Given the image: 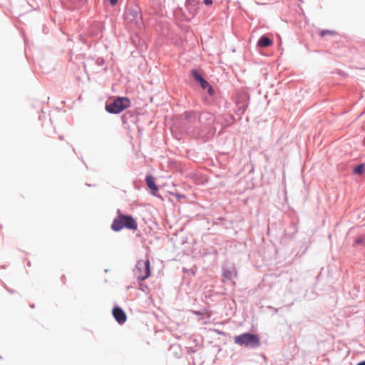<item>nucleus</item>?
Segmentation results:
<instances>
[{
    "label": "nucleus",
    "instance_id": "nucleus-1",
    "mask_svg": "<svg viewBox=\"0 0 365 365\" xmlns=\"http://www.w3.org/2000/svg\"><path fill=\"white\" fill-rule=\"evenodd\" d=\"M118 216L113 220L111 224V230L114 232H119L123 228L131 230H136L138 224L132 215H125L118 210Z\"/></svg>",
    "mask_w": 365,
    "mask_h": 365
},
{
    "label": "nucleus",
    "instance_id": "nucleus-2",
    "mask_svg": "<svg viewBox=\"0 0 365 365\" xmlns=\"http://www.w3.org/2000/svg\"><path fill=\"white\" fill-rule=\"evenodd\" d=\"M185 122L183 127L187 133L192 137H196L199 135V128L197 125V120L200 121V118L198 116V113L196 111L188 110L183 113Z\"/></svg>",
    "mask_w": 365,
    "mask_h": 365
},
{
    "label": "nucleus",
    "instance_id": "nucleus-3",
    "mask_svg": "<svg viewBox=\"0 0 365 365\" xmlns=\"http://www.w3.org/2000/svg\"><path fill=\"white\" fill-rule=\"evenodd\" d=\"M235 342L240 345L255 349L260 345V341L258 336L255 334L247 332L235 337Z\"/></svg>",
    "mask_w": 365,
    "mask_h": 365
},
{
    "label": "nucleus",
    "instance_id": "nucleus-4",
    "mask_svg": "<svg viewBox=\"0 0 365 365\" xmlns=\"http://www.w3.org/2000/svg\"><path fill=\"white\" fill-rule=\"evenodd\" d=\"M133 272L134 277L140 281H143L148 278L150 275V265L149 259L138 260Z\"/></svg>",
    "mask_w": 365,
    "mask_h": 365
},
{
    "label": "nucleus",
    "instance_id": "nucleus-5",
    "mask_svg": "<svg viewBox=\"0 0 365 365\" xmlns=\"http://www.w3.org/2000/svg\"><path fill=\"white\" fill-rule=\"evenodd\" d=\"M130 105V100L126 97H118L111 103L106 105V110L109 113L118 114L128 108Z\"/></svg>",
    "mask_w": 365,
    "mask_h": 365
},
{
    "label": "nucleus",
    "instance_id": "nucleus-6",
    "mask_svg": "<svg viewBox=\"0 0 365 365\" xmlns=\"http://www.w3.org/2000/svg\"><path fill=\"white\" fill-rule=\"evenodd\" d=\"M125 18L126 21L134 24L139 29H141L143 26L141 9L138 5H133L129 7L125 12Z\"/></svg>",
    "mask_w": 365,
    "mask_h": 365
},
{
    "label": "nucleus",
    "instance_id": "nucleus-7",
    "mask_svg": "<svg viewBox=\"0 0 365 365\" xmlns=\"http://www.w3.org/2000/svg\"><path fill=\"white\" fill-rule=\"evenodd\" d=\"M248 100L249 98L246 97L240 98L237 100L235 113L237 115L241 116L245 113L248 106Z\"/></svg>",
    "mask_w": 365,
    "mask_h": 365
},
{
    "label": "nucleus",
    "instance_id": "nucleus-8",
    "mask_svg": "<svg viewBox=\"0 0 365 365\" xmlns=\"http://www.w3.org/2000/svg\"><path fill=\"white\" fill-rule=\"evenodd\" d=\"M200 2L197 0H187L185 3V6L187 9L189 11L190 14L192 17L196 16L200 10Z\"/></svg>",
    "mask_w": 365,
    "mask_h": 365
},
{
    "label": "nucleus",
    "instance_id": "nucleus-9",
    "mask_svg": "<svg viewBox=\"0 0 365 365\" xmlns=\"http://www.w3.org/2000/svg\"><path fill=\"white\" fill-rule=\"evenodd\" d=\"M112 314L114 319L119 324H123L125 322L127 317L123 309L120 307H115L113 309Z\"/></svg>",
    "mask_w": 365,
    "mask_h": 365
},
{
    "label": "nucleus",
    "instance_id": "nucleus-10",
    "mask_svg": "<svg viewBox=\"0 0 365 365\" xmlns=\"http://www.w3.org/2000/svg\"><path fill=\"white\" fill-rule=\"evenodd\" d=\"M191 73L195 81H197L204 90L209 86V83L201 76V74L196 70L192 69Z\"/></svg>",
    "mask_w": 365,
    "mask_h": 365
},
{
    "label": "nucleus",
    "instance_id": "nucleus-11",
    "mask_svg": "<svg viewBox=\"0 0 365 365\" xmlns=\"http://www.w3.org/2000/svg\"><path fill=\"white\" fill-rule=\"evenodd\" d=\"M145 182L148 188L151 190L152 194L155 195L158 189L155 184V178L151 175H146Z\"/></svg>",
    "mask_w": 365,
    "mask_h": 365
},
{
    "label": "nucleus",
    "instance_id": "nucleus-12",
    "mask_svg": "<svg viewBox=\"0 0 365 365\" xmlns=\"http://www.w3.org/2000/svg\"><path fill=\"white\" fill-rule=\"evenodd\" d=\"M272 43V40L270 38L263 35L258 39L257 45L259 47L264 48L271 46Z\"/></svg>",
    "mask_w": 365,
    "mask_h": 365
},
{
    "label": "nucleus",
    "instance_id": "nucleus-13",
    "mask_svg": "<svg viewBox=\"0 0 365 365\" xmlns=\"http://www.w3.org/2000/svg\"><path fill=\"white\" fill-rule=\"evenodd\" d=\"M235 275L236 273L233 270L227 269L223 270L222 276L228 280H231Z\"/></svg>",
    "mask_w": 365,
    "mask_h": 365
},
{
    "label": "nucleus",
    "instance_id": "nucleus-14",
    "mask_svg": "<svg viewBox=\"0 0 365 365\" xmlns=\"http://www.w3.org/2000/svg\"><path fill=\"white\" fill-rule=\"evenodd\" d=\"M364 169L365 165L364 163H360L354 168L353 173L356 175H361L364 173Z\"/></svg>",
    "mask_w": 365,
    "mask_h": 365
},
{
    "label": "nucleus",
    "instance_id": "nucleus-15",
    "mask_svg": "<svg viewBox=\"0 0 365 365\" xmlns=\"http://www.w3.org/2000/svg\"><path fill=\"white\" fill-rule=\"evenodd\" d=\"M355 244L358 245L365 246V236L358 237L355 240Z\"/></svg>",
    "mask_w": 365,
    "mask_h": 365
},
{
    "label": "nucleus",
    "instance_id": "nucleus-16",
    "mask_svg": "<svg viewBox=\"0 0 365 365\" xmlns=\"http://www.w3.org/2000/svg\"><path fill=\"white\" fill-rule=\"evenodd\" d=\"M206 89L207 90L208 94H209L210 96H214V95H215V91H214V89H213L212 86L210 83H209V86H207V88H206Z\"/></svg>",
    "mask_w": 365,
    "mask_h": 365
},
{
    "label": "nucleus",
    "instance_id": "nucleus-17",
    "mask_svg": "<svg viewBox=\"0 0 365 365\" xmlns=\"http://www.w3.org/2000/svg\"><path fill=\"white\" fill-rule=\"evenodd\" d=\"M334 34V31H330V30H324L321 32L320 36L322 37L324 36L326 34Z\"/></svg>",
    "mask_w": 365,
    "mask_h": 365
},
{
    "label": "nucleus",
    "instance_id": "nucleus-18",
    "mask_svg": "<svg viewBox=\"0 0 365 365\" xmlns=\"http://www.w3.org/2000/svg\"><path fill=\"white\" fill-rule=\"evenodd\" d=\"M96 63L98 66H102L104 63V59L103 58H98L96 61Z\"/></svg>",
    "mask_w": 365,
    "mask_h": 365
},
{
    "label": "nucleus",
    "instance_id": "nucleus-19",
    "mask_svg": "<svg viewBox=\"0 0 365 365\" xmlns=\"http://www.w3.org/2000/svg\"><path fill=\"white\" fill-rule=\"evenodd\" d=\"M203 3L206 6H210V5H211L213 3V1L212 0H203Z\"/></svg>",
    "mask_w": 365,
    "mask_h": 365
},
{
    "label": "nucleus",
    "instance_id": "nucleus-20",
    "mask_svg": "<svg viewBox=\"0 0 365 365\" xmlns=\"http://www.w3.org/2000/svg\"><path fill=\"white\" fill-rule=\"evenodd\" d=\"M111 6H114L118 3V0H108Z\"/></svg>",
    "mask_w": 365,
    "mask_h": 365
},
{
    "label": "nucleus",
    "instance_id": "nucleus-21",
    "mask_svg": "<svg viewBox=\"0 0 365 365\" xmlns=\"http://www.w3.org/2000/svg\"><path fill=\"white\" fill-rule=\"evenodd\" d=\"M176 197L178 198V199H180V198H185V196L182 194H177L176 195Z\"/></svg>",
    "mask_w": 365,
    "mask_h": 365
},
{
    "label": "nucleus",
    "instance_id": "nucleus-22",
    "mask_svg": "<svg viewBox=\"0 0 365 365\" xmlns=\"http://www.w3.org/2000/svg\"><path fill=\"white\" fill-rule=\"evenodd\" d=\"M356 365H365V361L358 363Z\"/></svg>",
    "mask_w": 365,
    "mask_h": 365
},
{
    "label": "nucleus",
    "instance_id": "nucleus-23",
    "mask_svg": "<svg viewBox=\"0 0 365 365\" xmlns=\"http://www.w3.org/2000/svg\"><path fill=\"white\" fill-rule=\"evenodd\" d=\"M128 115H131L129 113H125L123 115V118H126Z\"/></svg>",
    "mask_w": 365,
    "mask_h": 365
},
{
    "label": "nucleus",
    "instance_id": "nucleus-24",
    "mask_svg": "<svg viewBox=\"0 0 365 365\" xmlns=\"http://www.w3.org/2000/svg\"><path fill=\"white\" fill-rule=\"evenodd\" d=\"M30 307H31V308H34V304H31V305H30Z\"/></svg>",
    "mask_w": 365,
    "mask_h": 365
}]
</instances>
